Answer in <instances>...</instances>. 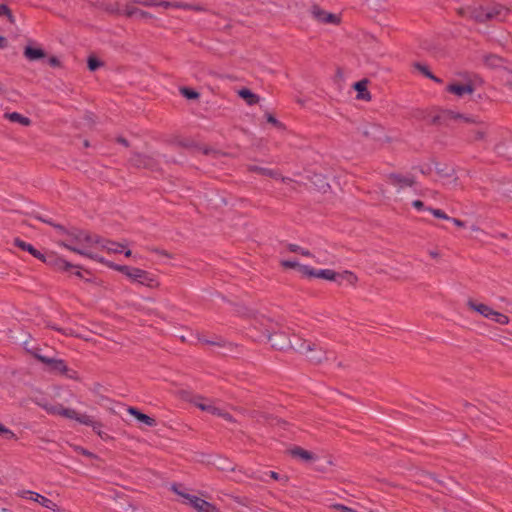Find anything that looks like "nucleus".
<instances>
[{"label":"nucleus","instance_id":"nucleus-1","mask_svg":"<svg viewBox=\"0 0 512 512\" xmlns=\"http://www.w3.org/2000/svg\"><path fill=\"white\" fill-rule=\"evenodd\" d=\"M57 243L74 253L98 262H103L101 257L90 251L93 246L101 243V237L98 235H92L91 233L80 229H71L70 232L67 233V238H63Z\"/></svg>","mask_w":512,"mask_h":512},{"label":"nucleus","instance_id":"nucleus-2","mask_svg":"<svg viewBox=\"0 0 512 512\" xmlns=\"http://www.w3.org/2000/svg\"><path fill=\"white\" fill-rule=\"evenodd\" d=\"M458 14L476 23L485 24L491 21L502 22L508 16L510 10L500 3H489L487 5L473 4L461 7Z\"/></svg>","mask_w":512,"mask_h":512},{"label":"nucleus","instance_id":"nucleus-3","mask_svg":"<svg viewBox=\"0 0 512 512\" xmlns=\"http://www.w3.org/2000/svg\"><path fill=\"white\" fill-rule=\"evenodd\" d=\"M292 350L305 357L312 365H322L329 361L330 352L314 341L297 338Z\"/></svg>","mask_w":512,"mask_h":512},{"label":"nucleus","instance_id":"nucleus-4","mask_svg":"<svg viewBox=\"0 0 512 512\" xmlns=\"http://www.w3.org/2000/svg\"><path fill=\"white\" fill-rule=\"evenodd\" d=\"M247 317L250 319L249 335L254 341L271 338V333L279 327L278 322L256 311H250Z\"/></svg>","mask_w":512,"mask_h":512},{"label":"nucleus","instance_id":"nucleus-5","mask_svg":"<svg viewBox=\"0 0 512 512\" xmlns=\"http://www.w3.org/2000/svg\"><path fill=\"white\" fill-rule=\"evenodd\" d=\"M38 406L43 408L47 413L52 415H60L62 417L76 420L77 422L91 426L92 428H100L102 424L100 422L94 421L92 417L86 414H79L76 410L65 408L61 404L52 405L47 402H36Z\"/></svg>","mask_w":512,"mask_h":512},{"label":"nucleus","instance_id":"nucleus-6","mask_svg":"<svg viewBox=\"0 0 512 512\" xmlns=\"http://www.w3.org/2000/svg\"><path fill=\"white\" fill-rule=\"evenodd\" d=\"M114 268L128 277L131 281L137 282L148 288L155 289L160 286L158 278L148 271L126 265H116Z\"/></svg>","mask_w":512,"mask_h":512},{"label":"nucleus","instance_id":"nucleus-7","mask_svg":"<svg viewBox=\"0 0 512 512\" xmlns=\"http://www.w3.org/2000/svg\"><path fill=\"white\" fill-rule=\"evenodd\" d=\"M32 354L38 361L45 364L50 372L59 373L70 379L78 380L77 372L70 370L64 360L42 355L40 349H35Z\"/></svg>","mask_w":512,"mask_h":512},{"label":"nucleus","instance_id":"nucleus-8","mask_svg":"<svg viewBox=\"0 0 512 512\" xmlns=\"http://www.w3.org/2000/svg\"><path fill=\"white\" fill-rule=\"evenodd\" d=\"M386 182L395 187L397 191L405 188H411L416 185V179L412 174H402L400 172H391L385 176Z\"/></svg>","mask_w":512,"mask_h":512},{"label":"nucleus","instance_id":"nucleus-9","mask_svg":"<svg viewBox=\"0 0 512 512\" xmlns=\"http://www.w3.org/2000/svg\"><path fill=\"white\" fill-rule=\"evenodd\" d=\"M469 124H473L474 127L468 131V141L470 143H487L489 137V125L476 118H474V122H470Z\"/></svg>","mask_w":512,"mask_h":512},{"label":"nucleus","instance_id":"nucleus-10","mask_svg":"<svg viewBox=\"0 0 512 512\" xmlns=\"http://www.w3.org/2000/svg\"><path fill=\"white\" fill-rule=\"evenodd\" d=\"M178 495L182 496L187 500V503L193 507L197 512H220V510L212 503L201 499L195 495L179 492L177 489H173Z\"/></svg>","mask_w":512,"mask_h":512},{"label":"nucleus","instance_id":"nucleus-11","mask_svg":"<svg viewBox=\"0 0 512 512\" xmlns=\"http://www.w3.org/2000/svg\"><path fill=\"white\" fill-rule=\"evenodd\" d=\"M129 162L136 168H143L149 170H158L159 163L153 155L142 154L139 152H133Z\"/></svg>","mask_w":512,"mask_h":512},{"label":"nucleus","instance_id":"nucleus-12","mask_svg":"<svg viewBox=\"0 0 512 512\" xmlns=\"http://www.w3.org/2000/svg\"><path fill=\"white\" fill-rule=\"evenodd\" d=\"M266 339L271 343L273 349L279 351L292 349L294 344L285 332L280 331V326L275 329V332L271 333V338Z\"/></svg>","mask_w":512,"mask_h":512},{"label":"nucleus","instance_id":"nucleus-13","mask_svg":"<svg viewBox=\"0 0 512 512\" xmlns=\"http://www.w3.org/2000/svg\"><path fill=\"white\" fill-rule=\"evenodd\" d=\"M317 278H322L329 281H337L338 278H342L347 280L351 285H355L358 281L357 276L351 271H343L342 273H337L331 269H323L318 270Z\"/></svg>","mask_w":512,"mask_h":512},{"label":"nucleus","instance_id":"nucleus-14","mask_svg":"<svg viewBox=\"0 0 512 512\" xmlns=\"http://www.w3.org/2000/svg\"><path fill=\"white\" fill-rule=\"evenodd\" d=\"M311 14L320 23L335 25L340 23V18L337 15L326 12L317 5L312 6Z\"/></svg>","mask_w":512,"mask_h":512},{"label":"nucleus","instance_id":"nucleus-15","mask_svg":"<svg viewBox=\"0 0 512 512\" xmlns=\"http://www.w3.org/2000/svg\"><path fill=\"white\" fill-rule=\"evenodd\" d=\"M19 495L23 498H28V495H29V499L39 503L41 506H43L47 509H50L53 511L60 510L55 502H53L51 499H49L39 493H36L33 491H22Z\"/></svg>","mask_w":512,"mask_h":512},{"label":"nucleus","instance_id":"nucleus-16","mask_svg":"<svg viewBox=\"0 0 512 512\" xmlns=\"http://www.w3.org/2000/svg\"><path fill=\"white\" fill-rule=\"evenodd\" d=\"M248 417L255 419L257 422H265L268 424H286L284 420H280L272 415H269L266 412L260 410H251L248 412Z\"/></svg>","mask_w":512,"mask_h":512},{"label":"nucleus","instance_id":"nucleus-17","mask_svg":"<svg viewBox=\"0 0 512 512\" xmlns=\"http://www.w3.org/2000/svg\"><path fill=\"white\" fill-rule=\"evenodd\" d=\"M247 171L251 173H257L262 176H266L272 179H278L280 177V171L276 169H270L255 164L247 165Z\"/></svg>","mask_w":512,"mask_h":512},{"label":"nucleus","instance_id":"nucleus-18","mask_svg":"<svg viewBox=\"0 0 512 512\" xmlns=\"http://www.w3.org/2000/svg\"><path fill=\"white\" fill-rule=\"evenodd\" d=\"M483 64L491 69H500L505 67L506 60L496 54H485L482 56Z\"/></svg>","mask_w":512,"mask_h":512},{"label":"nucleus","instance_id":"nucleus-19","mask_svg":"<svg viewBox=\"0 0 512 512\" xmlns=\"http://www.w3.org/2000/svg\"><path fill=\"white\" fill-rule=\"evenodd\" d=\"M467 307L472 310V311H475L477 313H479L481 316H483L484 318H489L491 317V314L493 312V308H491L490 306H488L487 304H484V303H477L475 302L474 300L472 299H469L466 303Z\"/></svg>","mask_w":512,"mask_h":512},{"label":"nucleus","instance_id":"nucleus-20","mask_svg":"<svg viewBox=\"0 0 512 512\" xmlns=\"http://www.w3.org/2000/svg\"><path fill=\"white\" fill-rule=\"evenodd\" d=\"M475 88L472 84H458L453 83L447 86V91L457 95L458 97H462L465 94H472Z\"/></svg>","mask_w":512,"mask_h":512},{"label":"nucleus","instance_id":"nucleus-21","mask_svg":"<svg viewBox=\"0 0 512 512\" xmlns=\"http://www.w3.org/2000/svg\"><path fill=\"white\" fill-rule=\"evenodd\" d=\"M364 135L372 138L375 141H385L388 140L384 129L380 125H371L365 131Z\"/></svg>","mask_w":512,"mask_h":512},{"label":"nucleus","instance_id":"nucleus-22","mask_svg":"<svg viewBox=\"0 0 512 512\" xmlns=\"http://www.w3.org/2000/svg\"><path fill=\"white\" fill-rule=\"evenodd\" d=\"M369 81L367 79H362L356 83H354L353 88L358 92L357 99L358 100H365L370 101L371 100V93L368 91Z\"/></svg>","mask_w":512,"mask_h":512},{"label":"nucleus","instance_id":"nucleus-23","mask_svg":"<svg viewBox=\"0 0 512 512\" xmlns=\"http://www.w3.org/2000/svg\"><path fill=\"white\" fill-rule=\"evenodd\" d=\"M128 413L147 426L153 427L156 425V420L154 418L142 413L137 408L129 407Z\"/></svg>","mask_w":512,"mask_h":512},{"label":"nucleus","instance_id":"nucleus-24","mask_svg":"<svg viewBox=\"0 0 512 512\" xmlns=\"http://www.w3.org/2000/svg\"><path fill=\"white\" fill-rule=\"evenodd\" d=\"M441 117L444 120H455V121H461L464 123L469 124L470 122H474V117L465 116L463 114L454 112L452 110H445L442 112Z\"/></svg>","mask_w":512,"mask_h":512},{"label":"nucleus","instance_id":"nucleus-25","mask_svg":"<svg viewBox=\"0 0 512 512\" xmlns=\"http://www.w3.org/2000/svg\"><path fill=\"white\" fill-rule=\"evenodd\" d=\"M309 180L311 181V183L314 185V187L318 191L326 192L330 188L329 183L327 182L326 177L324 175H322V174L314 173L309 178Z\"/></svg>","mask_w":512,"mask_h":512},{"label":"nucleus","instance_id":"nucleus-26","mask_svg":"<svg viewBox=\"0 0 512 512\" xmlns=\"http://www.w3.org/2000/svg\"><path fill=\"white\" fill-rule=\"evenodd\" d=\"M436 173L441 178H452L453 183L456 185L458 182V177L455 174V170L447 165H440L437 164L436 167Z\"/></svg>","mask_w":512,"mask_h":512},{"label":"nucleus","instance_id":"nucleus-27","mask_svg":"<svg viewBox=\"0 0 512 512\" xmlns=\"http://www.w3.org/2000/svg\"><path fill=\"white\" fill-rule=\"evenodd\" d=\"M14 244L15 246H17L18 248L24 250V251H27L29 252L31 255H33L35 258L37 259H40V260H44V255L38 251L37 249H35L31 244L29 243H26L25 241L19 239V238H16L14 240Z\"/></svg>","mask_w":512,"mask_h":512},{"label":"nucleus","instance_id":"nucleus-28","mask_svg":"<svg viewBox=\"0 0 512 512\" xmlns=\"http://www.w3.org/2000/svg\"><path fill=\"white\" fill-rule=\"evenodd\" d=\"M4 118L8 119L11 122L19 123L22 126H30L31 120L30 118L21 115L18 112H6L4 113Z\"/></svg>","mask_w":512,"mask_h":512},{"label":"nucleus","instance_id":"nucleus-29","mask_svg":"<svg viewBox=\"0 0 512 512\" xmlns=\"http://www.w3.org/2000/svg\"><path fill=\"white\" fill-rule=\"evenodd\" d=\"M290 454L293 457L299 458L305 462L314 460L316 458V456L313 453L298 446L291 449Z\"/></svg>","mask_w":512,"mask_h":512},{"label":"nucleus","instance_id":"nucleus-30","mask_svg":"<svg viewBox=\"0 0 512 512\" xmlns=\"http://www.w3.org/2000/svg\"><path fill=\"white\" fill-rule=\"evenodd\" d=\"M24 56L30 61H35L44 58L46 54L41 48L26 46L24 49Z\"/></svg>","mask_w":512,"mask_h":512},{"label":"nucleus","instance_id":"nucleus-31","mask_svg":"<svg viewBox=\"0 0 512 512\" xmlns=\"http://www.w3.org/2000/svg\"><path fill=\"white\" fill-rule=\"evenodd\" d=\"M238 95L244 99L248 105H254L257 104L260 101V98L258 95L254 94L251 90L247 88H243L238 91Z\"/></svg>","mask_w":512,"mask_h":512},{"label":"nucleus","instance_id":"nucleus-32","mask_svg":"<svg viewBox=\"0 0 512 512\" xmlns=\"http://www.w3.org/2000/svg\"><path fill=\"white\" fill-rule=\"evenodd\" d=\"M98 245H100L102 249H106L108 252H113V253H120V252H122V249L124 248L123 244L109 241V240H104L102 238H101V243H99Z\"/></svg>","mask_w":512,"mask_h":512},{"label":"nucleus","instance_id":"nucleus-33","mask_svg":"<svg viewBox=\"0 0 512 512\" xmlns=\"http://www.w3.org/2000/svg\"><path fill=\"white\" fill-rule=\"evenodd\" d=\"M488 319L493 320L494 322L500 324V325H507L510 322V319L507 315L502 314L498 311L493 310L491 317Z\"/></svg>","mask_w":512,"mask_h":512},{"label":"nucleus","instance_id":"nucleus-34","mask_svg":"<svg viewBox=\"0 0 512 512\" xmlns=\"http://www.w3.org/2000/svg\"><path fill=\"white\" fill-rule=\"evenodd\" d=\"M198 340L203 344L214 345L219 347H225L228 344V342L222 339L221 337H216L215 340H208L204 337L198 336Z\"/></svg>","mask_w":512,"mask_h":512},{"label":"nucleus","instance_id":"nucleus-35","mask_svg":"<svg viewBox=\"0 0 512 512\" xmlns=\"http://www.w3.org/2000/svg\"><path fill=\"white\" fill-rule=\"evenodd\" d=\"M287 249L290 252L299 253V254H301L302 256H305V257H312L313 256L309 250L304 249V248H302V247H300L299 245H296V244H288L287 245Z\"/></svg>","mask_w":512,"mask_h":512},{"label":"nucleus","instance_id":"nucleus-36","mask_svg":"<svg viewBox=\"0 0 512 512\" xmlns=\"http://www.w3.org/2000/svg\"><path fill=\"white\" fill-rule=\"evenodd\" d=\"M158 6H162L164 8H170V7L182 8V9H190L191 8V6L189 4H185V3H172V2H168V1H159L158 2Z\"/></svg>","mask_w":512,"mask_h":512},{"label":"nucleus","instance_id":"nucleus-37","mask_svg":"<svg viewBox=\"0 0 512 512\" xmlns=\"http://www.w3.org/2000/svg\"><path fill=\"white\" fill-rule=\"evenodd\" d=\"M415 68L420 71L423 75H425L426 77L430 78V79H433L437 82H440V79H438L437 77H435L428 69L427 66L425 65H422L420 63H416L415 65Z\"/></svg>","mask_w":512,"mask_h":512},{"label":"nucleus","instance_id":"nucleus-38","mask_svg":"<svg viewBox=\"0 0 512 512\" xmlns=\"http://www.w3.org/2000/svg\"><path fill=\"white\" fill-rule=\"evenodd\" d=\"M0 436L4 437L6 439L17 440L16 434L12 430L8 429L7 427H5L2 424H0Z\"/></svg>","mask_w":512,"mask_h":512},{"label":"nucleus","instance_id":"nucleus-39","mask_svg":"<svg viewBox=\"0 0 512 512\" xmlns=\"http://www.w3.org/2000/svg\"><path fill=\"white\" fill-rule=\"evenodd\" d=\"M300 271L302 272V274L304 276H307L309 278H312V277L317 278L318 270H315L307 265L300 266Z\"/></svg>","mask_w":512,"mask_h":512},{"label":"nucleus","instance_id":"nucleus-40","mask_svg":"<svg viewBox=\"0 0 512 512\" xmlns=\"http://www.w3.org/2000/svg\"><path fill=\"white\" fill-rule=\"evenodd\" d=\"M87 63H88V68L90 71H95L96 69L103 66V62L99 61L97 58H95L93 56H90L88 58Z\"/></svg>","mask_w":512,"mask_h":512},{"label":"nucleus","instance_id":"nucleus-41","mask_svg":"<svg viewBox=\"0 0 512 512\" xmlns=\"http://www.w3.org/2000/svg\"><path fill=\"white\" fill-rule=\"evenodd\" d=\"M430 213H432L436 218L444 219V220H450L451 217H449L444 211L441 209H435V208H426Z\"/></svg>","mask_w":512,"mask_h":512},{"label":"nucleus","instance_id":"nucleus-42","mask_svg":"<svg viewBox=\"0 0 512 512\" xmlns=\"http://www.w3.org/2000/svg\"><path fill=\"white\" fill-rule=\"evenodd\" d=\"M2 15H5L8 17V20L13 23L14 22V16L12 15V12L10 10V8L5 5V4H1L0 5V16Z\"/></svg>","mask_w":512,"mask_h":512},{"label":"nucleus","instance_id":"nucleus-43","mask_svg":"<svg viewBox=\"0 0 512 512\" xmlns=\"http://www.w3.org/2000/svg\"><path fill=\"white\" fill-rule=\"evenodd\" d=\"M72 447H73L74 451L79 454H82V455H84L86 457H90V458H97V456L94 453L86 450L85 448H83L81 446L73 445Z\"/></svg>","mask_w":512,"mask_h":512},{"label":"nucleus","instance_id":"nucleus-44","mask_svg":"<svg viewBox=\"0 0 512 512\" xmlns=\"http://www.w3.org/2000/svg\"><path fill=\"white\" fill-rule=\"evenodd\" d=\"M56 265L57 267L60 269V270H64V271H67L69 270L70 268H73L75 267L73 264L69 263L68 261L64 260V259H58L56 261Z\"/></svg>","mask_w":512,"mask_h":512},{"label":"nucleus","instance_id":"nucleus-45","mask_svg":"<svg viewBox=\"0 0 512 512\" xmlns=\"http://www.w3.org/2000/svg\"><path fill=\"white\" fill-rule=\"evenodd\" d=\"M196 150L201 152L202 154L204 155H218L219 152L215 151L214 149L210 148V147H206V146H196Z\"/></svg>","mask_w":512,"mask_h":512},{"label":"nucleus","instance_id":"nucleus-46","mask_svg":"<svg viewBox=\"0 0 512 512\" xmlns=\"http://www.w3.org/2000/svg\"><path fill=\"white\" fill-rule=\"evenodd\" d=\"M181 93L188 99H196L199 97V93L189 88H182Z\"/></svg>","mask_w":512,"mask_h":512},{"label":"nucleus","instance_id":"nucleus-47","mask_svg":"<svg viewBox=\"0 0 512 512\" xmlns=\"http://www.w3.org/2000/svg\"><path fill=\"white\" fill-rule=\"evenodd\" d=\"M266 119H267L268 123L274 125L278 129H284L285 128V126L280 121H278L272 114H267L266 115Z\"/></svg>","mask_w":512,"mask_h":512},{"label":"nucleus","instance_id":"nucleus-48","mask_svg":"<svg viewBox=\"0 0 512 512\" xmlns=\"http://www.w3.org/2000/svg\"><path fill=\"white\" fill-rule=\"evenodd\" d=\"M280 265L283 267V268H286V269H292V268H299L300 269V264L296 261H291V260H282L280 262Z\"/></svg>","mask_w":512,"mask_h":512},{"label":"nucleus","instance_id":"nucleus-49","mask_svg":"<svg viewBox=\"0 0 512 512\" xmlns=\"http://www.w3.org/2000/svg\"><path fill=\"white\" fill-rule=\"evenodd\" d=\"M49 327L52 328L53 330H56L64 335H66V336H75V337L78 336L72 329H62V328L54 326V325H49Z\"/></svg>","mask_w":512,"mask_h":512},{"label":"nucleus","instance_id":"nucleus-50","mask_svg":"<svg viewBox=\"0 0 512 512\" xmlns=\"http://www.w3.org/2000/svg\"><path fill=\"white\" fill-rule=\"evenodd\" d=\"M222 411H223V408H220V407L214 405L213 403L210 405V407H208V410H207L208 413L218 416V417H220V414L222 413Z\"/></svg>","mask_w":512,"mask_h":512},{"label":"nucleus","instance_id":"nucleus-51","mask_svg":"<svg viewBox=\"0 0 512 512\" xmlns=\"http://www.w3.org/2000/svg\"><path fill=\"white\" fill-rule=\"evenodd\" d=\"M195 406L197 408H199L200 410L202 411H206L208 410V407H210V405L212 404V402L210 401H195L194 402Z\"/></svg>","mask_w":512,"mask_h":512},{"label":"nucleus","instance_id":"nucleus-52","mask_svg":"<svg viewBox=\"0 0 512 512\" xmlns=\"http://www.w3.org/2000/svg\"><path fill=\"white\" fill-rule=\"evenodd\" d=\"M178 145L187 149H196V144L191 140H182L178 142Z\"/></svg>","mask_w":512,"mask_h":512},{"label":"nucleus","instance_id":"nucleus-53","mask_svg":"<svg viewBox=\"0 0 512 512\" xmlns=\"http://www.w3.org/2000/svg\"><path fill=\"white\" fill-rule=\"evenodd\" d=\"M220 417L223 418L225 421H228L231 423L236 422L234 417L229 412H227L225 409H223L222 413L220 414Z\"/></svg>","mask_w":512,"mask_h":512},{"label":"nucleus","instance_id":"nucleus-54","mask_svg":"<svg viewBox=\"0 0 512 512\" xmlns=\"http://www.w3.org/2000/svg\"><path fill=\"white\" fill-rule=\"evenodd\" d=\"M52 226L56 228L64 236V238H67V233H69L70 230H67L64 226L56 223L52 224Z\"/></svg>","mask_w":512,"mask_h":512},{"label":"nucleus","instance_id":"nucleus-55","mask_svg":"<svg viewBox=\"0 0 512 512\" xmlns=\"http://www.w3.org/2000/svg\"><path fill=\"white\" fill-rule=\"evenodd\" d=\"M48 62L52 67H60L61 66L60 60L55 56L50 57Z\"/></svg>","mask_w":512,"mask_h":512},{"label":"nucleus","instance_id":"nucleus-56","mask_svg":"<svg viewBox=\"0 0 512 512\" xmlns=\"http://www.w3.org/2000/svg\"><path fill=\"white\" fill-rule=\"evenodd\" d=\"M116 142L121 144V145H123V146H125V147H129L130 146L129 141L126 138L122 137V136H118L116 138Z\"/></svg>","mask_w":512,"mask_h":512},{"label":"nucleus","instance_id":"nucleus-57","mask_svg":"<svg viewBox=\"0 0 512 512\" xmlns=\"http://www.w3.org/2000/svg\"><path fill=\"white\" fill-rule=\"evenodd\" d=\"M412 206L417 209V210H421V209H424L425 206H424V203L421 201V200H414L412 202Z\"/></svg>","mask_w":512,"mask_h":512},{"label":"nucleus","instance_id":"nucleus-58","mask_svg":"<svg viewBox=\"0 0 512 512\" xmlns=\"http://www.w3.org/2000/svg\"><path fill=\"white\" fill-rule=\"evenodd\" d=\"M102 426L100 428H93V431L97 433L98 436H100L102 439H108L109 436L101 430Z\"/></svg>","mask_w":512,"mask_h":512},{"label":"nucleus","instance_id":"nucleus-59","mask_svg":"<svg viewBox=\"0 0 512 512\" xmlns=\"http://www.w3.org/2000/svg\"><path fill=\"white\" fill-rule=\"evenodd\" d=\"M277 180H281L285 184L295 183V181L293 179H291L289 177H284V176H282L281 173H280V177Z\"/></svg>","mask_w":512,"mask_h":512},{"label":"nucleus","instance_id":"nucleus-60","mask_svg":"<svg viewBox=\"0 0 512 512\" xmlns=\"http://www.w3.org/2000/svg\"><path fill=\"white\" fill-rule=\"evenodd\" d=\"M144 6L150 7V6H158V1L155 0H145L143 2Z\"/></svg>","mask_w":512,"mask_h":512},{"label":"nucleus","instance_id":"nucleus-61","mask_svg":"<svg viewBox=\"0 0 512 512\" xmlns=\"http://www.w3.org/2000/svg\"><path fill=\"white\" fill-rule=\"evenodd\" d=\"M457 227H464L465 223L457 218L450 219Z\"/></svg>","mask_w":512,"mask_h":512},{"label":"nucleus","instance_id":"nucleus-62","mask_svg":"<svg viewBox=\"0 0 512 512\" xmlns=\"http://www.w3.org/2000/svg\"><path fill=\"white\" fill-rule=\"evenodd\" d=\"M138 14L142 18H150L151 17V14L149 12H146V11H143V10H139Z\"/></svg>","mask_w":512,"mask_h":512},{"label":"nucleus","instance_id":"nucleus-63","mask_svg":"<svg viewBox=\"0 0 512 512\" xmlns=\"http://www.w3.org/2000/svg\"><path fill=\"white\" fill-rule=\"evenodd\" d=\"M138 11H139V10H138V9H136V8H131V9H128V10L126 11V15H127L128 17H131L133 14L138 13Z\"/></svg>","mask_w":512,"mask_h":512},{"label":"nucleus","instance_id":"nucleus-64","mask_svg":"<svg viewBox=\"0 0 512 512\" xmlns=\"http://www.w3.org/2000/svg\"><path fill=\"white\" fill-rule=\"evenodd\" d=\"M7 46V40L5 37L0 36V48L3 49Z\"/></svg>","mask_w":512,"mask_h":512}]
</instances>
